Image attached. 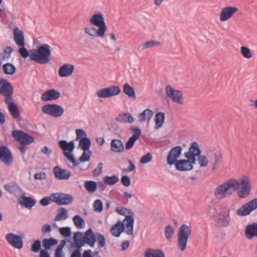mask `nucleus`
Segmentation results:
<instances>
[{
    "instance_id": "f257e3e1",
    "label": "nucleus",
    "mask_w": 257,
    "mask_h": 257,
    "mask_svg": "<svg viewBox=\"0 0 257 257\" xmlns=\"http://www.w3.org/2000/svg\"><path fill=\"white\" fill-rule=\"evenodd\" d=\"M237 191L239 198L243 199L249 196L251 191V184L248 177L244 176L240 183L235 179H229L219 185L214 191L215 196L223 198L227 195H230L235 191Z\"/></svg>"
},
{
    "instance_id": "f03ea898",
    "label": "nucleus",
    "mask_w": 257,
    "mask_h": 257,
    "mask_svg": "<svg viewBox=\"0 0 257 257\" xmlns=\"http://www.w3.org/2000/svg\"><path fill=\"white\" fill-rule=\"evenodd\" d=\"M51 47L47 44L39 46L37 49H33L31 60L40 64H46L51 61Z\"/></svg>"
},
{
    "instance_id": "7ed1b4c3",
    "label": "nucleus",
    "mask_w": 257,
    "mask_h": 257,
    "mask_svg": "<svg viewBox=\"0 0 257 257\" xmlns=\"http://www.w3.org/2000/svg\"><path fill=\"white\" fill-rule=\"evenodd\" d=\"M59 147L63 151L64 156L67 159L73 164L74 167L77 166L79 163L76 160L73 154V151L75 148V143L74 141H71L67 142V141L62 140L58 142Z\"/></svg>"
},
{
    "instance_id": "20e7f679",
    "label": "nucleus",
    "mask_w": 257,
    "mask_h": 257,
    "mask_svg": "<svg viewBox=\"0 0 257 257\" xmlns=\"http://www.w3.org/2000/svg\"><path fill=\"white\" fill-rule=\"evenodd\" d=\"M115 211L117 212L119 215H123L125 217L123 220V222H125V226L127 230L125 231L128 235H132L134 231V213L130 209L125 208L121 206L120 208L116 207Z\"/></svg>"
},
{
    "instance_id": "39448f33",
    "label": "nucleus",
    "mask_w": 257,
    "mask_h": 257,
    "mask_svg": "<svg viewBox=\"0 0 257 257\" xmlns=\"http://www.w3.org/2000/svg\"><path fill=\"white\" fill-rule=\"evenodd\" d=\"M191 233V228L186 224H183L179 227L178 232V246L181 251L186 249Z\"/></svg>"
},
{
    "instance_id": "423d86ee",
    "label": "nucleus",
    "mask_w": 257,
    "mask_h": 257,
    "mask_svg": "<svg viewBox=\"0 0 257 257\" xmlns=\"http://www.w3.org/2000/svg\"><path fill=\"white\" fill-rule=\"evenodd\" d=\"M43 112L54 117L61 116L64 112L63 107L57 104H47L44 105L42 108Z\"/></svg>"
},
{
    "instance_id": "0eeeda50",
    "label": "nucleus",
    "mask_w": 257,
    "mask_h": 257,
    "mask_svg": "<svg viewBox=\"0 0 257 257\" xmlns=\"http://www.w3.org/2000/svg\"><path fill=\"white\" fill-rule=\"evenodd\" d=\"M52 202L58 205H66L71 204L73 201V196L69 194L57 192L51 194Z\"/></svg>"
},
{
    "instance_id": "6e6552de",
    "label": "nucleus",
    "mask_w": 257,
    "mask_h": 257,
    "mask_svg": "<svg viewBox=\"0 0 257 257\" xmlns=\"http://www.w3.org/2000/svg\"><path fill=\"white\" fill-rule=\"evenodd\" d=\"M13 137L20 144L29 145L33 143L34 138L28 133L20 130H15L12 132Z\"/></svg>"
},
{
    "instance_id": "1a4fd4ad",
    "label": "nucleus",
    "mask_w": 257,
    "mask_h": 257,
    "mask_svg": "<svg viewBox=\"0 0 257 257\" xmlns=\"http://www.w3.org/2000/svg\"><path fill=\"white\" fill-rule=\"evenodd\" d=\"M256 208L257 198H254L239 208L236 211V214L240 216H245Z\"/></svg>"
},
{
    "instance_id": "9d476101",
    "label": "nucleus",
    "mask_w": 257,
    "mask_h": 257,
    "mask_svg": "<svg viewBox=\"0 0 257 257\" xmlns=\"http://www.w3.org/2000/svg\"><path fill=\"white\" fill-rule=\"evenodd\" d=\"M120 91L119 86L112 85L99 90L96 92V94L99 98H105L117 95L120 93Z\"/></svg>"
},
{
    "instance_id": "9b49d317",
    "label": "nucleus",
    "mask_w": 257,
    "mask_h": 257,
    "mask_svg": "<svg viewBox=\"0 0 257 257\" xmlns=\"http://www.w3.org/2000/svg\"><path fill=\"white\" fill-rule=\"evenodd\" d=\"M166 91L167 96L174 102L181 104L183 103L182 91L175 89L170 85H167L166 87Z\"/></svg>"
},
{
    "instance_id": "f8f14e48",
    "label": "nucleus",
    "mask_w": 257,
    "mask_h": 257,
    "mask_svg": "<svg viewBox=\"0 0 257 257\" xmlns=\"http://www.w3.org/2000/svg\"><path fill=\"white\" fill-rule=\"evenodd\" d=\"M182 148L177 146L172 148L169 152L167 156V163L169 166L173 165L175 162L178 160L181 155Z\"/></svg>"
},
{
    "instance_id": "ddd939ff",
    "label": "nucleus",
    "mask_w": 257,
    "mask_h": 257,
    "mask_svg": "<svg viewBox=\"0 0 257 257\" xmlns=\"http://www.w3.org/2000/svg\"><path fill=\"white\" fill-rule=\"evenodd\" d=\"M90 22L91 24L98 27L100 32L102 31L106 32V26L103 16L101 13L94 14L90 19Z\"/></svg>"
},
{
    "instance_id": "4468645a",
    "label": "nucleus",
    "mask_w": 257,
    "mask_h": 257,
    "mask_svg": "<svg viewBox=\"0 0 257 257\" xmlns=\"http://www.w3.org/2000/svg\"><path fill=\"white\" fill-rule=\"evenodd\" d=\"M6 238L10 244L17 249H21L23 247V239L21 235L13 233L6 235Z\"/></svg>"
},
{
    "instance_id": "2eb2a0df",
    "label": "nucleus",
    "mask_w": 257,
    "mask_h": 257,
    "mask_svg": "<svg viewBox=\"0 0 257 257\" xmlns=\"http://www.w3.org/2000/svg\"><path fill=\"white\" fill-rule=\"evenodd\" d=\"M0 159L7 166L11 165L13 162L11 151L5 145L0 146Z\"/></svg>"
},
{
    "instance_id": "dca6fc26",
    "label": "nucleus",
    "mask_w": 257,
    "mask_h": 257,
    "mask_svg": "<svg viewBox=\"0 0 257 257\" xmlns=\"http://www.w3.org/2000/svg\"><path fill=\"white\" fill-rule=\"evenodd\" d=\"M36 200L31 196H26L25 192L18 199V203L28 209H31L36 204Z\"/></svg>"
},
{
    "instance_id": "f3484780",
    "label": "nucleus",
    "mask_w": 257,
    "mask_h": 257,
    "mask_svg": "<svg viewBox=\"0 0 257 257\" xmlns=\"http://www.w3.org/2000/svg\"><path fill=\"white\" fill-rule=\"evenodd\" d=\"M238 9L234 7H226L223 8L220 14V20L224 22L229 20L237 11Z\"/></svg>"
},
{
    "instance_id": "a211bd4d",
    "label": "nucleus",
    "mask_w": 257,
    "mask_h": 257,
    "mask_svg": "<svg viewBox=\"0 0 257 257\" xmlns=\"http://www.w3.org/2000/svg\"><path fill=\"white\" fill-rule=\"evenodd\" d=\"M61 94L59 91L55 89L46 90L41 96V99L43 101H48L59 98Z\"/></svg>"
},
{
    "instance_id": "6ab92c4d",
    "label": "nucleus",
    "mask_w": 257,
    "mask_h": 257,
    "mask_svg": "<svg viewBox=\"0 0 257 257\" xmlns=\"http://www.w3.org/2000/svg\"><path fill=\"white\" fill-rule=\"evenodd\" d=\"M218 221L222 222V226L227 227L230 225V209L227 207L222 208L217 218Z\"/></svg>"
},
{
    "instance_id": "aec40b11",
    "label": "nucleus",
    "mask_w": 257,
    "mask_h": 257,
    "mask_svg": "<svg viewBox=\"0 0 257 257\" xmlns=\"http://www.w3.org/2000/svg\"><path fill=\"white\" fill-rule=\"evenodd\" d=\"M96 234L90 228L84 233V244H87L91 247H94L96 241Z\"/></svg>"
},
{
    "instance_id": "412c9836",
    "label": "nucleus",
    "mask_w": 257,
    "mask_h": 257,
    "mask_svg": "<svg viewBox=\"0 0 257 257\" xmlns=\"http://www.w3.org/2000/svg\"><path fill=\"white\" fill-rule=\"evenodd\" d=\"M14 93V88L7 79L0 78V94L3 96Z\"/></svg>"
},
{
    "instance_id": "4be33fe9",
    "label": "nucleus",
    "mask_w": 257,
    "mask_h": 257,
    "mask_svg": "<svg viewBox=\"0 0 257 257\" xmlns=\"http://www.w3.org/2000/svg\"><path fill=\"white\" fill-rule=\"evenodd\" d=\"M53 173L55 177L59 180H67L71 176V172L65 169L55 166L53 169Z\"/></svg>"
},
{
    "instance_id": "5701e85b",
    "label": "nucleus",
    "mask_w": 257,
    "mask_h": 257,
    "mask_svg": "<svg viewBox=\"0 0 257 257\" xmlns=\"http://www.w3.org/2000/svg\"><path fill=\"white\" fill-rule=\"evenodd\" d=\"M74 70V66L69 64H64L60 67L58 74L60 77H66L71 75Z\"/></svg>"
},
{
    "instance_id": "b1692460",
    "label": "nucleus",
    "mask_w": 257,
    "mask_h": 257,
    "mask_svg": "<svg viewBox=\"0 0 257 257\" xmlns=\"http://www.w3.org/2000/svg\"><path fill=\"white\" fill-rule=\"evenodd\" d=\"M125 223L118 220L111 228L110 231L112 235L115 237H119L121 233L124 231Z\"/></svg>"
},
{
    "instance_id": "393cba45",
    "label": "nucleus",
    "mask_w": 257,
    "mask_h": 257,
    "mask_svg": "<svg viewBox=\"0 0 257 257\" xmlns=\"http://www.w3.org/2000/svg\"><path fill=\"white\" fill-rule=\"evenodd\" d=\"M4 189L11 194L16 195L18 192H23L21 187L16 182L12 181L4 185Z\"/></svg>"
},
{
    "instance_id": "a878e982",
    "label": "nucleus",
    "mask_w": 257,
    "mask_h": 257,
    "mask_svg": "<svg viewBox=\"0 0 257 257\" xmlns=\"http://www.w3.org/2000/svg\"><path fill=\"white\" fill-rule=\"evenodd\" d=\"M13 33L14 39L16 44L18 46L24 45L25 43L23 32L17 27L14 29Z\"/></svg>"
},
{
    "instance_id": "bb28decb",
    "label": "nucleus",
    "mask_w": 257,
    "mask_h": 257,
    "mask_svg": "<svg viewBox=\"0 0 257 257\" xmlns=\"http://www.w3.org/2000/svg\"><path fill=\"white\" fill-rule=\"evenodd\" d=\"M245 234L248 239H251L254 236L257 237V223L254 222L246 226Z\"/></svg>"
},
{
    "instance_id": "cd10ccee",
    "label": "nucleus",
    "mask_w": 257,
    "mask_h": 257,
    "mask_svg": "<svg viewBox=\"0 0 257 257\" xmlns=\"http://www.w3.org/2000/svg\"><path fill=\"white\" fill-rule=\"evenodd\" d=\"M111 151L115 153H121L124 151V146L121 140L112 139L110 142Z\"/></svg>"
},
{
    "instance_id": "c85d7f7f",
    "label": "nucleus",
    "mask_w": 257,
    "mask_h": 257,
    "mask_svg": "<svg viewBox=\"0 0 257 257\" xmlns=\"http://www.w3.org/2000/svg\"><path fill=\"white\" fill-rule=\"evenodd\" d=\"M188 164L187 160L180 159L175 162V164H173V165L175 166L176 169L178 171H191V169L190 168Z\"/></svg>"
},
{
    "instance_id": "c756f323",
    "label": "nucleus",
    "mask_w": 257,
    "mask_h": 257,
    "mask_svg": "<svg viewBox=\"0 0 257 257\" xmlns=\"http://www.w3.org/2000/svg\"><path fill=\"white\" fill-rule=\"evenodd\" d=\"M115 120L117 122L120 123L128 122L132 123L134 121V117L132 115L128 112H124L123 114H119L118 116L115 118Z\"/></svg>"
},
{
    "instance_id": "7c9ffc66",
    "label": "nucleus",
    "mask_w": 257,
    "mask_h": 257,
    "mask_svg": "<svg viewBox=\"0 0 257 257\" xmlns=\"http://www.w3.org/2000/svg\"><path fill=\"white\" fill-rule=\"evenodd\" d=\"M58 243V240L53 237L44 238L42 240V246L44 247L43 249L49 251L51 249L52 246L57 245Z\"/></svg>"
},
{
    "instance_id": "2f4dec72",
    "label": "nucleus",
    "mask_w": 257,
    "mask_h": 257,
    "mask_svg": "<svg viewBox=\"0 0 257 257\" xmlns=\"http://www.w3.org/2000/svg\"><path fill=\"white\" fill-rule=\"evenodd\" d=\"M85 32L88 35L93 36V37H99L100 38H103L105 33V31H102V32L99 31V29L98 28L97 30H96L94 27H91V28H85L84 29Z\"/></svg>"
},
{
    "instance_id": "473e14b6",
    "label": "nucleus",
    "mask_w": 257,
    "mask_h": 257,
    "mask_svg": "<svg viewBox=\"0 0 257 257\" xmlns=\"http://www.w3.org/2000/svg\"><path fill=\"white\" fill-rule=\"evenodd\" d=\"M165 119V114L162 111L158 112L155 114V129H158L161 127L164 122Z\"/></svg>"
},
{
    "instance_id": "72a5a7b5",
    "label": "nucleus",
    "mask_w": 257,
    "mask_h": 257,
    "mask_svg": "<svg viewBox=\"0 0 257 257\" xmlns=\"http://www.w3.org/2000/svg\"><path fill=\"white\" fill-rule=\"evenodd\" d=\"M144 254L145 257H165L164 252L160 249L148 248Z\"/></svg>"
},
{
    "instance_id": "f704fd0d",
    "label": "nucleus",
    "mask_w": 257,
    "mask_h": 257,
    "mask_svg": "<svg viewBox=\"0 0 257 257\" xmlns=\"http://www.w3.org/2000/svg\"><path fill=\"white\" fill-rule=\"evenodd\" d=\"M201 154V150L199 148L198 143L196 142H193L191 143L189 151L185 153L184 155L199 156Z\"/></svg>"
},
{
    "instance_id": "c9c22d12",
    "label": "nucleus",
    "mask_w": 257,
    "mask_h": 257,
    "mask_svg": "<svg viewBox=\"0 0 257 257\" xmlns=\"http://www.w3.org/2000/svg\"><path fill=\"white\" fill-rule=\"evenodd\" d=\"M3 70L5 74L12 75L16 73L17 68L13 64L7 63L3 65Z\"/></svg>"
},
{
    "instance_id": "e433bc0d",
    "label": "nucleus",
    "mask_w": 257,
    "mask_h": 257,
    "mask_svg": "<svg viewBox=\"0 0 257 257\" xmlns=\"http://www.w3.org/2000/svg\"><path fill=\"white\" fill-rule=\"evenodd\" d=\"M85 189L89 192L93 193L97 190V183L91 180L86 181L84 184Z\"/></svg>"
},
{
    "instance_id": "4c0bfd02",
    "label": "nucleus",
    "mask_w": 257,
    "mask_h": 257,
    "mask_svg": "<svg viewBox=\"0 0 257 257\" xmlns=\"http://www.w3.org/2000/svg\"><path fill=\"white\" fill-rule=\"evenodd\" d=\"M123 90L124 93L128 96V97L135 99L136 98V95L134 88L131 86L128 83L124 84L123 87Z\"/></svg>"
},
{
    "instance_id": "58836bf2",
    "label": "nucleus",
    "mask_w": 257,
    "mask_h": 257,
    "mask_svg": "<svg viewBox=\"0 0 257 257\" xmlns=\"http://www.w3.org/2000/svg\"><path fill=\"white\" fill-rule=\"evenodd\" d=\"M84 234L80 231L75 232L73 234V241L72 242L70 240L68 241L71 242V244H84Z\"/></svg>"
},
{
    "instance_id": "ea45409f",
    "label": "nucleus",
    "mask_w": 257,
    "mask_h": 257,
    "mask_svg": "<svg viewBox=\"0 0 257 257\" xmlns=\"http://www.w3.org/2000/svg\"><path fill=\"white\" fill-rule=\"evenodd\" d=\"M19 46L20 47L19 49L18 52L21 56L24 59H26L29 57L30 59H31V55L33 53V49H32L28 51L25 47V44H24V45H22Z\"/></svg>"
},
{
    "instance_id": "a19ab883",
    "label": "nucleus",
    "mask_w": 257,
    "mask_h": 257,
    "mask_svg": "<svg viewBox=\"0 0 257 257\" xmlns=\"http://www.w3.org/2000/svg\"><path fill=\"white\" fill-rule=\"evenodd\" d=\"M153 114V111L149 108L144 110L142 112L139 114V121H145L148 120V121L151 119Z\"/></svg>"
},
{
    "instance_id": "79ce46f5",
    "label": "nucleus",
    "mask_w": 257,
    "mask_h": 257,
    "mask_svg": "<svg viewBox=\"0 0 257 257\" xmlns=\"http://www.w3.org/2000/svg\"><path fill=\"white\" fill-rule=\"evenodd\" d=\"M58 211L57 215L54 219L55 221L65 220L68 217V211L65 208L61 207L58 209Z\"/></svg>"
},
{
    "instance_id": "37998d69",
    "label": "nucleus",
    "mask_w": 257,
    "mask_h": 257,
    "mask_svg": "<svg viewBox=\"0 0 257 257\" xmlns=\"http://www.w3.org/2000/svg\"><path fill=\"white\" fill-rule=\"evenodd\" d=\"M75 226L77 228H83L85 227V221L83 218L79 215H76L72 218Z\"/></svg>"
},
{
    "instance_id": "c03bdc74",
    "label": "nucleus",
    "mask_w": 257,
    "mask_h": 257,
    "mask_svg": "<svg viewBox=\"0 0 257 257\" xmlns=\"http://www.w3.org/2000/svg\"><path fill=\"white\" fill-rule=\"evenodd\" d=\"M79 147L84 151L90 150L91 142L89 138H87L82 140H80Z\"/></svg>"
},
{
    "instance_id": "a18cd8bd",
    "label": "nucleus",
    "mask_w": 257,
    "mask_h": 257,
    "mask_svg": "<svg viewBox=\"0 0 257 257\" xmlns=\"http://www.w3.org/2000/svg\"><path fill=\"white\" fill-rule=\"evenodd\" d=\"M103 182L105 184L107 185H113L118 182L119 178L116 175H112L111 176H105L103 179Z\"/></svg>"
},
{
    "instance_id": "49530a36",
    "label": "nucleus",
    "mask_w": 257,
    "mask_h": 257,
    "mask_svg": "<svg viewBox=\"0 0 257 257\" xmlns=\"http://www.w3.org/2000/svg\"><path fill=\"white\" fill-rule=\"evenodd\" d=\"M8 108L11 115L14 118L17 119L19 117L20 112L18 106L16 103L11 104L10 106H8Z\"/></svg>"
},
{
    "instance_id": "de8ad7c7",
    "label": "nucleus",
    "mask_w": 257,
    "mask_h": 257,
    "mask_svg": "<svg viewBox=\"0 0 257 257\" xmlns=\"http://www.w3.org/2000/svg\"><path fill=\"white\" fill-rule=\"evenodd\" d=\"M42 242H41L40 239H36L34 240L31 245V251L35 253L39 252H40L41 250H42V249H41L42 245Z\"/></svg>"
},
{
    "instance_id": "09e8293b",
    "label": "nucleus",
    "mask_w": 257,
    "mask_h": 257,
    "mask_svg": "<svg viewBox=\"0 0 257 257\" xmlns=\"http://www.w3.org/2000/svg\"><path fill=\"white\" fill-rule=\"evenodd\" d=\"M92 152L90 150L84 151L82 153L81 156L79 158L78 162H88L90 160Z\"/></svg>"
},
{
    "instance_id": "8fccbe9b",
    "label": "nucleus",
    "mask_w": 257,
    "mask_h": 257,
    "mask_svg": "<svg viewBox=\"0 0 257 257\" xmlns=\"http://www.w3.org/2000/svg\"><path fill=\"white\" fill-rule=\"evenodd\" d=\"M174 233V229L171 225H168L165 229V235L167 240H170Z\"/></svg>"
},
{
    "instance_id": "3c124183",
    "label": "nucleus",
    "mask_w": 257,
    "mask_h": 257,
    "mask_svg": "<svg viewBox=\"0 0 257 257\" xmlns=\"http://www.w3.org/2000/svg\"><path fill=\"white\" fill-rule=\"evenodd\" d=\"M84 245V244H70V246L71 249L70 250V252L82 255L81 248Z\"/></svg>"
},
{
    "instance_id": "603ef678",
    "label": "nucleus",
    "mask_w": 257,
    "mask_h": 257,
    "mask_svg": "<svg viewBox=\"0 0 257 257\" xmlns=\"http://www.w3.org/2000/svg\"><path fill=\"white\" fill-rule=\"evenodd\" d=\"M96 240L98 244V246L100 248H102L104 247L106 245L105 238L104 236L101 234L100 233L98 232L96 233Z\"/></svg>"
},
{
    "instance_id": "864d4df0",
    "label": "nucleus",
    "mask_w": 257,
    "mask_h": 257,
    "mask_svg": "<svg viewBox=\"0 0 257 257\" xmlns=\"http://www.w3.org/2000/svg\"><path fill=\"white\" fill-rule=\"evenodd\" d=\"M184 156L187 159L188 165L191 170L193 169V165L196 164V157L198 158V156L191 155H184Z\"/></svg>"
},
{
    "instance_id": "5fc2aeb1",
    "label": "nucleus",
    "mask_w": 257,
    "mask_h": 257,
    "mask_svg": "<svg viewBox=\"0 0 257 257\" xmlns=\"http://www.w3.org/2000/svg\"><path fill=\"white\" fill-rule=\"evenodd\" d=\"M76 138V141H80L87 138V134L85 131L82 129H77L75 131Z\"/></svg>"
},
{
    "instance_id": "6e6d98bb",
    "label": "nucleus",
    "mask_w": 257,
    "mask_h": 257,
    "mask_svg": "<svg viewBox=\"0 0 257 257\" xmlns=\"http://www.w3.org/2000/svg\"><path fill=\"white\" fill-rule=\"evenodd\" d=\"M13 51V49L12 47L10 46H7L5 49H4L3 53H2L1 56H2V59H9L11 56V54Z\"/></svg>"
},
{
    "instance_id": "4d7b16f0",
    "label": "nucleus",
    "mask_w": 257,
    "mask_h": 257,
    "mask_svg": "<svg viewBox=\"0 0 257 257\" xmlns=\"http://www.w3.org/2000/svg\"><path fill=\"white\" fill-rule=\"evenodd\" d=\"M130 130L134 133V134L132 136L133 138L136 140H138L142 135L141 130L137 126H132L130 127Z\"/></svg>"
},
{
    "instance_id": "13d9d810",
    "label": "nucleus",
    "mask_w": 257,
    "mask_h": 257,
    "mask_svg": "<svg viewBox=\"0 0 257 257\" xmlns=\"http://www.w3.org/2000/svg\"><path fill=\"white\" fill-rule=\"evenodd\" d=\"M160 44L161 43L158 41L152 40L143 43L142 46L143 47V49H146L149 48H152L154 46H159Z\"/></svg>"
},
{
    "instance_id": "bf43d9fd",
    "label": "nucleus",
    "mask_w": 257,
    "mask_h": 257,
    "mask_svg": "<svg viewBox=\"0 0 257 257\" xmlns=\"http://www.w3.org/2000/svg\"><path fill=\"white\" fill-rule=\"evenodd\" d=\"M93 210L97 212H100L103 210V204L101 200L96 199L93 203Z\"/></svg>"
},
{
    "instance_id": "052dcab7",
    "label": "nucleus",
    "mask_w": 257,
    "mask_h": 257,
    "mask_svg": "<svg viewBox=\"0 0 257 257\" xmlns=\"http://www.w3.org/2000/svg\"><path fill=\"white\" fill-rule=\"evenodd\" d=\"M222 160V155L220 152H216L215 153V163L212 167V171H214L216 169V166L220 164Z\"/></svg>"
},
{
    "instance_id": "680f3d73",
    "label": "nucleus",
    "mask_w": 257,
    "mask_h": 257,
    "mask_svg": "<svg viewBox=\"0 0 257 257\" xmlns=\"http://www.w3.org/2000/svg\"><path fill=\"white\" fill-rule=\"evenodd\" d=\"M197 161L201 167H205L207 166L208 162L207 157L205 156L201 155V154L198 156Z\"/></svg>"
},
{
    "instance_id": "e2e57ef3",
    "label": "nucleus",
    "mask_w": 257,
    "mask_h": 257,
    "mask_svg": "<svg viewBox=\"0 0 257 257\" xmlns=\"http://www.w3.org/2000/svg\"><path fill=\"white\" fill-rule=\"evenodd\" d=\"M59 232L61 235L65 237H68L71 235V228L69 227H64L59 228Z\"/></svg>"
},
{
    "instance_id": "0e129e2a",
    "label": "nucleus",
    "mask_w": 257,
    "mask_h": 257,
    "mask_svg": "<svg viewBox=\"0 0 257 257\" xmlns=\"http://www.w3.org/2000/svg\"><path fill=\"white\" fill-rule=\"evenodd\" d=\"M240 51L242 56L247 59L251 57L252 54L251 53L250 49L246 47L241 46L240 48Z\"/></svg>"
},
{
    "instance_id": "69168bd1",
    "label": "nucleus",
    "mask_w": 257,
    "mask_h": 257,
    "mask_svg": "<svg viewBox=\"0 0 257 257\" xmlns=\"http://www.w3.org/2000/svg\"><path fill=\"white\" fill-rule=\"evenodd\" d=\"M152 160V156L150 153H147L144 155L140 159V162L142 164H146L150 162Z\"/></svg>"
},
{
    "instance_id": "338daca9",
    "label": "nucleus",
    "mask_w": 257,
    "mask_h": 257,
    "mask_svg": "<svg viewBox=\"0 0 257 257\" xmlns=\"http://www.w3.org/2000/svg\"><path fill=\"white\" fill-rule=\"evenodd\" d=\"M127 162L129 164V166L126 168H123L122 169V172L130 173L134 171L136 169V167L132 160L128 159H127Z\"/></svg>"
},
{
    "instance_id": "774afa93",
    "label": "nucleus",
    "mask_w": 257,
    "mask_h": 257,
    "mask_svg": "<svg viewBox=\"0 0 257 257\" xmlns=\"http://www.w3.org/2000/svg\"><path fill=\"white\" fill-rule=\"evenodd\" d=\"M51 201H52V196L51 195L50 197H44L42 198L40 201V204L43 206H47Z\"/></svg>"
}]
</instances>
